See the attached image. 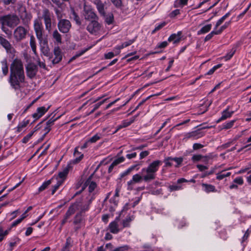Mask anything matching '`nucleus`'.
<instances>
[{
    "label": "nucleus",
    "mask_w": 251,
    "mask_h": 251,
    "mask_svg": "<svg viewBox=\"0 0 251 251\" xmlns=\"http://www.w3.org/2000/svg\"><path fill=\"white\" fill-rule=\"evenodd\" d=\"M151 97H152V95H151V96H150L148 97L146 99H145V100H143L141 102H139V104H138V105L135 107V109L132 111V112H134L135 111H136V110H137V109L139 108V107L141 105H142L143 104H144L147 100H149V99Z\"/></svg>",
    "instance_id": "59"
},
{
    "label": "nucleus",
    "mask_w": 251,
    "mask_h": 251,
    "mask_svg": "<svg viewBox=\"0 0 251 251\" xmlns=\"http://www.w3.org/2000/svg\"><path fill=\"white\" fill-rule=\"evenodd\" d=\"M83 15L84 19L87 21H93L95 20H98L99 18L94 9L90 5H87L86 4H84Z\"/></svg>",
    "instance_id": "6"
},
{
    "label": "nucleus",
    "mask_w": 251,
    "mask_h": 251,
    "mask_svg": "<svg viewBox=\"0 0 251 251\" xmlns=\"http://www.w3.org/2000/svg\"><path fill=\"white\" fill-rule=\"evenodd\" d=\"M30 46L33 52L35 54L36 52V44L35 38L33 35L30 36Z\"/></svg>",
    "instance_id": "27"
},
{
    "label": "nucleus",
    "mask_w": 251,
    "mask_h": 251,
    "mask_svg": "<svg viewBox=\"0 0 251 251\" xmlns=\"http://www.w3.org/2000/svg\"><path fill=\"white\" fill-rule=\"evenodd\" d=\"M91 48V47H89L88 48H86L83 50H81L80 51H79V52L77 53V54L75 55L74 56H73L71 60H73L74 59H75L76 58L79 57V56H80L81 55H82V54H83L85 52H86L88 50H89Z\"/></svg>",
    "instance_id": "47"
},
{
    "label": "nucleus",
    "mask_w": 251,
    "mask_h": 251,
    "mask_svg": "<svg viewBox=\"0 0 251 251\" xmlns=\"http://www.w3.org/2000/svg\"><path fill=\"white\" fill-rule=\"evenodd\" d=\"M230 15V12H228L227 13H226L224 16H223L222 18H221L216 23L215 29L217 28V27L220 26L224 22V21Z\"/></svg>",
    "instance_id": "31"
},
{
    "label": "nucleus",
    "mask_w": 251,
    "mask_h": 251,
    "mask_svg": "<svg viewBox=\"0 0 251 251\" xmlns=\"http://www.w3.org/2000/svg\"><path fill=\"white\" fill-rule=\"evenodd\" d=\"M52 37L54 40L58 43H61L62 41L61 36L58 31L56 29L53 31Z\"/></svg>",
    "instance_id": "36"
},
{
    "label": "nucleus",
    "mask_w": 251,
    "mask_h": 251,
    "mask_svg": "<svg viewBox=\"0 0 251 251\" xmlns=\"http://www.w3.org/2000/svg\"><path fill=\"white\" fill-rule=\"evenodd\" d=\"M39 18L43 19L46 30L50 32L52 29V13L48 9L44 8L42 11L41 16Z\"/></svg>",
    "instance_id": "3"
},
{
    "label": "nucleus",
    "mask_w": 251,
    "mask_h": 251,
    "mask_svg": "<svg viewBox=\"0 0 251 251\" xmlns=\"http://www.w3.org/2000/svg\"><path fill=\"white\" fill-rule=\"evenodd\" d=\"M208 128H209L208 126L202 127L195 131L187 133L185 134V138L192 139V140H196L200 138L205 135V132L202 131V129Z\"/></svg>",
    "instance_id": "8"
},
{
    "label": "nucleus",
    "mask_w": 251,
    "mask_h": 251,
    "mask_svg": "<svg viewBox=\"0 0 251 251\" xmlns=\"http://www.w3.org/2000/svg\"><path fill=\"white\" fill-rule=\"evenodd\" d=\"M172 161H173L172 160L171 157H168L165 158L164 160V162L165 163L166 166H167V167L172 166L173 165V163L172 162Z\"/></svg>",
    "instance_id": "55"
},
{
    "label": "nucleus",
    "mask_w": 251,
    "mask_h": 251,
    "mask_svg": "<svg viewBox=\"0 0 251 251\" xmlns=\"http://www.w3.org/2000/svg\"><path fill=\"white\" fill-rule=\"evenodd\" d=\"M54 178H51L46 182H44L42 185L39 188V191L41 192L46 189L54 181Z\"/></svg>",
    "instance_id": "33"
},
{
    "label": "nucleus",
    "mask_w": 251,
    "mask_h": 251,
    "mask_svg": "<svg viewBox=\"0 0 251 251\" xmlns=\"http://www.w3.org/2000/svg\"><path fill=\"white\" fill-rule=\"evenodd\" d=\"M212 27L211 24H208L203 26L200 30L198 31V35H201L202 34L206 33L209 32Z\"/></svg>",
    "instance_id": "29"
},
{
    "label": "nucleus",
    "mask_w": 251,
    "mask_h": 251,
    "mask_svg": "<svg viewBox=\"0 0 251 251\" xmlns=\"http://www.w3.org/2000/svg\"><path fill=\"white\" fill-rule=\"evenodd\" d=\"M236 121L237 119H234L230 121L225 123L222 125V129H228L231 128L233 126L234 123L236 122Z\"/></svg>",
    "instance_id": "30"
},
{
    "label": "nucleus",
    "mask_w": 251,
    "mask_h": 251,
    "mask_svg": "<svg viewBox=\"0 0 251 251\" xmlns=\"http://www.w3.org/2000/svg\"><path fill=\"white\" fill-rule=\"evenodd\" d=\"M172 160L175 161L176 164L175 165L176 167H179L183 161L182 157H172Z\"/></svg>",
    "instance_id": "44"
},
{
    "label": "nucleus",
    "mask_w": 251,
    "mask_h": 251,
    "mask_svg": "<svg viewBox=\"0 0 251 251\" xmlns=\"http://www.w3.org/2000/svg\"><path fill=\"white\" fill-rule=\"evenodd\" d=\"M0 44L6 50L7 52L12 53L14 50L8 41L3 37L0 39Z\"/></svg>",
    "instance_id": "18"
},
{
    "label": "nucleus",
    "mask_w": 251,
    "mask_h": 251,
    "mask_svg": "<svg viewBox=\"0 0 251 251\" xmlns=\"http://www.w3.org/2000/svg\"><path fill=\"white\" fill-rule=\"evenodd\" d=\"M169 189L171 191H177L181 189V186L176 185H172L169 186Z\"/></svg>",
    "instance_id": "61"
},
{
    "label": "nucleus",
    "mask_w": 251,
    "mask_h": 251,
    "mask_svg": "<svg viewBox=\"0 0 251 251\" xmlns=\"http://www.w3.org/2000/svg\"><path fill=\"white\" fill-rule=\"evenodd\" d=\"M33 28L37 39L41 42L43 39V26L40 18L34 20Z\"/></svg>",
    "instance_id": "4"
},
{
    "label": "nucleus",
    "mask_w": 251,
    "mask_h": 251,
    "mask_svg": "<svg viewBox=\"0 0 251 251\" xmlns=\"http://www.w3.org/2000/svg\"><path fill=\"white\" fill-rule=\"evenodd\" d=\"M161 164V161L157 160L150 163L148 167L143 168L141 170V175L136 174L133 175L132 179L127 182V189L132 190L135 184L139 183L142 180L149 182L154 180L156 177V172Z\"/></svg>",
    "instance_id": "1"
},
{
    "label": "nucleus",
    "mask_w": 251,
    "mask_h": 251,
    "mask_svg": "<svg viewBox=\"0 0 251 251\" xmlns=\"http://www.w3.org/2000/svg\"><path fill=\"white\" fill-rule=\"evenodd\" d=\"M149 154V152L147 151H142L140 153V159H142L145 157L147 156Z\"/></svg>",
    "instance_id": "64"
},
{
    "label": "nucleus",
    "mask_w": 251,
    "mask_h": 251,
    "mask_svg": "<svg viewBox=\"0 0 251 251\" xmlns=\"http://www.w3.org/2000/svg\"><path fill=\"white\" fill-rule=\"evenodd\" d=\"M57 26L59 30L63 33H67L71 27V24L68 20L60 19L58 23Z\"/></svg>",
    "instance_id": "9"
},
{
    "label": "nucleus",
    "mask_w": 251,
    "mask_h": 251,
    "mask_svg": "<svg viewBox=\"0 0 251 251\" xmlns=\"http://www.w3.org/2000/svg\"><path fill=\"white\" fill-rule=\"evenodd\" d=\"M55 13L56 15V17L59 21L60 19H62V18H63V13L61 10L58 8H56L55 9Z\"/></svg>",
    "instance_id": "51"
},
{
    "label": "nucleus",
    "mask_w": 251,
    "mask_h": 251,
    "mask_svg": "<svg viewBox=\"0 0 251 251\" xmlns=\"http://www.w3.org/2000/svg\"><path fill=\"white\" fill-rule=\"evenodd\" d=\"M43 122H41L39 124H38L37 126H36L35 128H34V130L30 132L29 133H28L27 135H26L23 139V142L24 143H27L29 140L30 139V138L32 137L33 134H34V132L38 130L40 127H38L40 124L42 123Z\"/></svg>",
    "instance_id": "25"
},
{
    "label": "nucleus",
    "mask_w": 251,
    "mask_h": 251,
    "mask_svg": "<svg viewBox=\"0 0 251 251\" xmlns=\"http://www.w3.org/2000/svg\"><path fill=\"white\" fill-rule=\"evenodd\" d=\"M104 19V22L106 24L109 25L114 22V16L112 13H105V15L102 16Z\"/></svg>",
    "instance_id": "24"
},
{
    "label": "nucleus",
    "mask_w": 251,
    "mask_h": 251,
    "mask_svg": "<svg viewBox=\"0 0 251 251\" xmlns=\"http://www.w3.org/2000/svg\"><path fill=\"white\" fill-rule=\"evenodd\" d=\"M233 181V183L239 185H242L244 183L243 179L241 176L236 177Z\"/></svg>",
    "instance_id": "53"
},
{
    "label": "nucleus",
    "mask_w": 251,
    "mask_h": 251,
    "mask_svg": "<svg viewBox=\"0 0 251 251\" xmlns=\"http://www.w3.org/2000/svg\"><path fill=\"white\" fill-rule=\"evenodd\" d=\"M2 25H6L9 27H12L19 24V19L16 15H7L0 18Z\"/></svg>",
    "instance_id": "5"
},
{
    "label": "nucleus",
    "mask_w": 251,
    "mask_h": 251,
    "mask_svg": "<svg viewBox=\"0 0 251 251\" xmlns=\"http://www.w3.org/2000/svg\"><path fill=\"white\" fill-rule=\"evenodd\" d=\"M63 184V180H57L56 183L53 186L51 190V194L53 195L56 190L58 189L59 186Z\"/></svg>",
    "instance_id": "41"
},
{
    "label": "nucleus",
    "mask_w": 251,
    "mask_h": 251,
    "mask_svg": "<svg viewBox=\"0 0 251 251\" xmlns=\"http://www.w3.org/2000/svg\"><path fill=\"white\" fill-rule=\"evenodd\" d=\"M50 106L46 108L45 106H42L37 108L36 112L32 115V117L35 119L38 120L41 118L49 109Z\"/></svg>",
    "instance_id": "15"
},
{
    "label": "nucleus",
    "mask_w": 251,
    "mask_h": 251,
    "mask_svg": "<svg viewBox=\"0 0 251 251\" xmlns=\"http://www.w3.org/2000/svg\"><path fill=\"white\" fill-rule=\"evenodd\" d=\"M1 69L2 71L3 74L6 75L8 72V67L7 65V61L6 59H4L1 61Z\"/></svg>",
    "instance_id": "28"
},
{
    "label": "nucleus",
    "mask_w": 251,
    "mask_h": 251,
    "mask_svg": "<svg viewBox=\"0 0 251 251\" xmlns=\"http://www.w3.org/2000/svg\"><path fill=\"white\" fill-rule=\"evenodd\" d=\"M221 64H218L215 66H214L212 68H211L208 72L206 73V75H211L214 73V72L218 68H220L221 67Z\"/></svg>",
    "instance_id": "49"
},
{
    "label": "nucleus",
    "mask_w": 251,
    "mask_h": 251,
    "mask_svg": "<svg viewBox=\"0 0 251 251\" xmlns=\"http://www.w3.org/2000/svg\"><path fill=\"white\" fill-rule=\"evenodd\" d=\"M46 45L47 44H46ZM41 50L43 54L45 56H48L49 55V49L48 46L44 47L41 49Z\"/></svg>",
    "instance_id": "58"
},
{
    "label": "nucleus",
    "mask_w": 251,
    "mask_h": 251,
    "mask_svg": "<svg viewBox=\"0 0 251 251\" xmlns=\"http://www.w3.org/2000/svg\"><path fill=\"white\" fill-rule=\"evenodd\" d=\"M20 18L22 20L23 24L27 25L30 23L32 18V15L30 12H27L25 9L20 13Z\"/></svg>",
    "instance_id": "11"
},
{
    "label": "nucleus",
    "mask_w": 251,
    "mask_h": 251,
    "mask_svg": "<svg viewBox=\"0 0 251 251\" xmlns=\"http://www.w3.org/2000/svg\"><path fill=\"white\" fill-rule=\"evenodd\" d=\"M96 6L98 12L100 16L105 15V8L104 4L100 0H97L96 2Z\"/></svg>",
    "instance_id": "23"
},
{
    "label": "nucleus",
    "mask_w": 251,
    "mask_h": 251,
    "mask_svg": "<svg viewBox=\"0 0 251 251\" xmlns=\"http://www.w3.org/2000/svg\"><path fill=\"white\" fill-rule=\"evenodd\" d=\"M181 32L179 31L177 34H172L168 38L169 42H173L174 44L177 43L180 41Z\"/></svg>",
    "instance_id": "22"
},
{
    "label": "nucleus",
    "mask_w": 251,
    "mask_h": 251,
    "mask_svg": "<svg viewBox=\"0 0 251 251\" xmlns=\"http://www.w3.org/2000/svg\"><path fill=\"white\" fill-rule=\"evenodd\" d=\"M138 166V165H134L130 166L125 171L123 172L120 176L121 177H124V176L129 175L132 171L136 169V168Z\"/></svg>",
    "instance_id": "32"
},
{
    "label": "nucleus",
    "mask_w": 251,
    "mask_h": 251,
    "mask_svg": "<svg viewBox=\"0 0 251 251\" xmlns=\"http://www.w3.org/2000/svg\"><path fill=\"white\" fill-rule=\"evenodd\" d=\"M204 157L206 159V160H208V157L207 156L203 157L202 155L200 154L194 155L192 157V160L193 161H200L201 158Z\"/></svg>",
    "instance_id": "48"
},
{
    "label": "nucleus",
    "mask_w": 251,
    "mask_h": 251,
    "mask_svg": "<svg viewBox=\"0 0 251 251\" xmlns=\"http://www.w3.org/2000/svg\"><path fill=\"white\" fill-rule=\"evenodd\" d=\"M81 220H82V219H81L80 214H76L75 217L74 221V224L76 226L75 227L76 230H77L80 228V227L78 226H77V225L81 223Z\"/></svg>",
    "instance_id": "38"
},
{
    "label": "nucleus",
    "mask_w": 251,
    "mask_h": 251,
    "mask_svg": "<svg viewBox=\"0 0 251 251\" xmlns=\"http://www.w3.org/2000/svg\"><path fill=\"white\" fill-rule=\"evenodd\" d=\"M10 74L9 82L15 90L19 89L21 83L25 80V74L23 62L20 59L16 58L10 67Z\"/></svg>",
    "instance_id": "2"
},
{
    "label": "nucleus",
    "mask_w": 251,
    "mask_h": 251,
    "mask_svg": "<svg viewBox=\"0 0 251 251\" xmlns=\"http://www.w3.org/2000/svg\"><path fill=\"white\" fill-rule=\"evenodd\" d=\"M234 113V111H229V106L222 112L221 117L218 120L217 123L230 118Z\"/></svg>",
    "instance_id": "16"
},
{
    "label": "nucleus",
    "mask_w": 251,
    "mask_h": 251,
    "mask_svg": "<svg viewBox=\"0 0 251 251\" xmlns=\"http://www.w3.org/2000/svg\"><path fill=\"white\" fill-rule=\"evenodd\" d=\"M125 161V158L123 156L120 157L116 159H115L113 163L116 165H118L121 163L124 162Z\"/></svg>",
    "instance_id": "56"
},
{
    "label": "nucleus",
    "mask_w": 251,
    "mask_h": 251,
    "mask_svg": "<svg viewBox=\"0 0 251 251\" xmlns=\"http://www.w3.org/2000/svg\"><path fill=\"white\" fill-rule=\"evenodd\" d=\"M54 58L52 59V62L53 64L59 63L62 59V55L60 49L58 47H55L54 49Z\"/></svg>",
    "instance_id": "17"
},
{
    "label": "nucleus",
    "mask_w": 251,
    "mask_h": 251,
    "mask_svg": "<svg viewBox=\"0 0 251 251\" xmlns=\"http://www.w3.org/2000/svg\"><path fill=\"white\" fill-rule=\"evenodd\" d=\"M52 2L57 5L58 6H60L62 5L63 3L64 2H67L69 1V0H51Z\"/></svg>",
    "instance_id": "60"
},
{
    "label": "nucleus",
    "mask_w": 251,
    "mask_h": 251,
    "mask_svg": "<svg viewBox=\"0 0 251 251\" xmlns=\"http://www.w3.org/2000/svg\"><path fill=\"white\" fill-rule=\"evenodd\" d=\"M58 118V117L56 118L55 119L51 118L46 122V126H45V127L44 128L45 133L42 135V137L41 138L42 140L44 138V137L46 136V135L50 131V130L51 129V126L54 125V122Z\"/></svg>",
    "instance_id": "14"
},
{
    "label": "nucleus",
    "mask_w": 251,
    "mask_h": 251,
    "mask_svg": "<svg viewBox=\"0 0 251 251\" xmlns=\"http://www.w3.org/2000/svg\"><path fill=\"white\" fill-rule=\"evenodd\" d=\"M135 40V39H132V40H130L128 41H126L125 42L123 43L121 45L117 47L116 48L118 50H120L122 49H123L125 47H126L131 45L134 42Z\"/></svg>",
    "instance_id": "39"
},
{
    "label": "nucleus",
    "mask_w": 251,
    "mask_h": 251,
    "mask_svg": "<svg viewBox=\"0 0 251 251\" xmlns=\"http://www.w3.org/2000/svg\"><path fill=\"white\" fill-rule=\"evenodd\" d=\"M125 161V158L123 156L120 157L116 159H115L113 163L116 165H118L121 163L124 162Z\"/></svg>",
    "instance_id": "57"
},
{
    "label": "nucleus",
    "mask_w": 251,
    "mask_h": 251,
    "mask_svg": "<svg viewBox=\"0 0 251 251\" xmlns=\"http://www.w3.org/2000/svg\"><path fill=\"white\" fill-rule=\"evenodd\" d=\"M225 171H222L221 173L217 174L216 178L218 180H222L226 177H228L230 176L231 173L227 172L226 173H224Z\"/></svg>",
    "instance_id": "37"
},
{
    "label": "nucleus",
    "mask_w": 251,
    "mask_h": 251,
    "mask_svg": "<svg viewBox=\"0 0 251 251\" xmlns=\"http://www.w3.org/2000/svg\"><path fill=\"white\" fill-rule=\"evenodd\" d=\"M133 220V216H127L126 219L123 221V226L124 227L129 226L130 222Z\"/></svg>",
    "instance_id": "43"
},
{
    "label": "nucleus",
    "mask_w": 251,
    "mask_h": 251,
    "mask_svg": "<svg viewBox=\"0 0 251 251\" xmlns=\"http://www.w3.org/2000/svg\"><path fill=\"white\" fill-rule=\"evenodd\" d=\"M68 169L65 168L64 169L63 171L60 172L59 173L57 177L56 178L57 180H63V182H64V180L66 177L67 175L68 174Z\"/></svg>",
    "instance_id": "26"
},
{
    "label": "nucleus",
    "mask_w": 251,
    "mask_h": 251,
    "mask_svg": "<svg viewBox=\"0 0 251 251\" xmlns=\"http://www.w3.org/2000/svg\"><path fill=\"white\" fill-rule=\"evenodd\" d=\"M235 52V50L234 49H232L230 50L227 54L224 56V58L226 60H228L230 59L234 55V53Z\"/></svg>",
    "instance_id": "50"
},
{
    "label": "nucleus",
    "mask_w": 251,
    "mask_h": 251,
    "mask_svg": "<svg viewBox=\"0 0 251 251\" xmlns=\"http://www.w3.org/2000/svg\"><path fill=\"white\" fill-rule=\"evenodd\" d=\"M10 229L3 230L2 227H0V236H2L3 238L9 233Z\"/></svg>",
    "instance_id": "54"
},
{
    "label": "nucleus",
    "mask_w": 251,
    "mask_h": 251,
    "mask_svg": "<svg viewBox=\"0 0 251 251\" xmlns=\"http://www.w3.org/2000/svg\"><path fill=\"white\" fill-rule=\"evenodd\" d=\"M166 25V23L165 22H163L160 24H159L158 25H156L155 27V28L154 29V30H153L151 32V33L152 34H154L155 33V32L159 30H160V29H161L163 27H164L165 25Z\"/></svg>",
    "instance_id": "52"
},
{
    "label": "nucleus",
    "mask_w": 251,
    "mask_h": 251,
    "mask_svg": "<svg viewBox=\"0 0 251 251\" xmlns=\"http://www.w3.org/2000/svg\"><path fill=\"white\" fill-rule=\"evenodd\" d=\"M120 221V216L116 217L115 220L111 222L109 225V228L110 232L114 234H117L119 231L118 222Z\"/></svg>",
    "instance_id": "13"
},
{
    "label": "nucleus",
    "mask_w": 251,
    "mask_h": 251,
    "mask_svg": "<svg viewBox=\"0 0 251 251\" xmlns=\"http://www.w3.org/2000/svg\"><path fill=\"white\" fill-rule=\"evenodd\" d=\"M72 18L75 22L77 25H80L81 24L79 16L77 15L74 10H73L72 12Z\"/></svg>",
    "instance_id": "42"
},
{
    "label": "nucleus",
    "mask_w": 251,
    "mask_h": 251,
    "mask_svg": "<svg viewBox=\"0 0 251 251\" xmlns=\"http://www.w3.org/2000/svg\"><path fill=\"white\" fill-rule=\"evenodd\" d=\"M137 116L138 115L132 117L131 118L129 119V120H124L122 122V124L118 126L117 128V130H119L122 128L130 126L132 123H133L134 122Z\"/></svg>",
    "instance_id": "20"
},
{
    "label": "nucleus",
    "mask_w": 251,
    "mask_h": 251,
    "mask_svg": "<svg viewBox=\"0 0 251 251\" xmlns=\"http://www.w3.org/2000/svg\"><path fill=\"white\" fill-rule=\"evenodd\" d=\"M114 249L111 243H108L105 245V250L108 251H114Z\"/></svg>",
    "instance_id": "62"
},
{
    "label": "nucleus",
    "mask_w": 251,
    "mask_h": 251,
    "mask_svg": "<svg viewBox=\"0 0 251 251\" xmlns=\"http://www.w3.org/2000/svg\"><path fill=\"white\" fill-rule=\"evenodd\" d=\"M71 247V239L70 238H68L66 239L65 245L62 249V251H69V249Z\"/></svg>",
    "instance_id": "45"
},
{
    "label": "nucleus",
    "mask_w": 251,
    "mask_h": 251,
    "mask_svg": "<svg viewBox=\"0 0 251 251\" xmlns=\"http://www.w3.org/2000/svg\"><path fill=\"white\" fill-rule=\"evenodd\" d=\"M28 120H24L21 123H19L17 126L18 132H20L23 128L25 127L28 124Z\"/></svg>",
    "instance_id": "40"
},
{
    "label": "nucleus",
    "mask_w": 251,
    "mask_h": 251,
    "mask_svg": "<svg viewBox=\"0 0 251 251\" xmlns=\"http://www.w3.org/2000/svg\"><path fill=\"white\" fill-rule=\"evenodd\" d=\"M27 32L28 30L25 28L20 25L14 30L13 36L17 42H20L26 38Z\"/></svg>",
    "instance_id": "7"
},
{
    "label": "nucleus",
    "mask_w": 251,
    "mask_h": 251,
    "mask_svg": "<svg viewBox=\"0 0 251 251\" xmlns=\"http://www.w3.org/2000/svg\"><path fill=\"white\" fill-rule=\"evenodd\" d=\"M201 186L202 190L207 193H209L210 192H216L217 191L215 187L212 184L202 183Z\"/></svg>",
    "instance_id": "21"
},
{
    "label": "nucleus",
    "mask_w": 251,
    "mask_h": 251,
    "mask_svg": "<svg viewBox=\"0 0 251 251\" xmlns=\"http://www.w3.org/2000/svg\"><path fill=\"white\" fill-rule=\"evenodd\" d=\"M92 175L90 176L85 182V185L88 186L89 192L91 194L97 187V184L95 182L92 181Z\"/></svg>",
    "instance_id": "19"
},
{
    "label": "nucleus",
    "mask_w": 251,
    "mask_h": 251,
    "mask_svg": "<svg viewBox=\"0 0 251 251\" xmlns=\"http://www.w3.org/2000/svg\"><path fill=\"white\" fill-rule=\"evenodd\" d=\"M100 138V134L97 133L89 138L88 140V142H90V143H94L99 140Z\"/></svg>",
    "instance_id": "46"
},
{
    "label": "nucleus",
    "mask_w": 251,
    "mask_h": 251,
    "mask_svg": "<svg viewBox=\"0 0 251 251\" xmlns=\"http://www.w3.org/2000/svg\"><path fill=\"white\" fill-rule=\"evenodd\" d=\"M101 25L98 22V20L91 21L87 26V30L91 34H96L101 29Z\"/></svg>",
    "instance_id": "10"
},
{
    "label": "nucleus",
    "mask_w": 251,
    "mask_h": 251,
    "mask_svg": "<svg viewBox=\"0 0 251 251\" xmlns=\"http://www.w3.org/2000/svg\"><path fill=\"white\" fill-rule=\"evenodd\" d=\"M204 146L200 143H195L193 145V149L194 150H197L201 148H202Z\"/></svg>",
    "instance_id": "63"
},
{
    "label": "nucleus",
    "mask_w": 251,
    "mask_h": 251,
    "mask_svg": "<svg viewBox=\"0 0 251 251\" xmlns=\"http://www.w3.org/2000/svg\"><path fill=\"white\" fill-rule=\"evenodd\" d=\"M188 0H176L174 2L175 7H182L187 4Z\"/></svg>",
    "instance_id": "34"
},
{
    "label": "nucleus",
    "mask_w": 251,
    "mask_h": 251,
    "mask_svg": "<svg viewBox=\"0 0 251 251\" xmlns=\"http://www.w3.org/2000/svg\"><path fill=\"white\" fill-rule=\"evenodd\" d=\"M26 70L27 75L30 78H32L36 75L38 68L36 65L30 63L27 65Z\"/></svg>",
    "instance_id": "12"
},
{
    "label": "nucleus",
    "mask_w": 251,
    "mask_h": 251,
    "mask_svg": "<svg viewBox=\"0 0 251 251\" xmlns=\"http://www.w3.org/2000/svg\"><path fill=\"white\" fill-rule=\"evenodd\" d=\"M78 209V203H75L71 205L68 208L67 212H68L71 215L74 214L75 212Z\"/></svg>",
    "instance_id": "35"
}]
</instances>
